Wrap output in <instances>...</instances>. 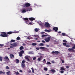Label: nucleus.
Instances as JSON below:
<instances>
[{"label": "nucleus", "instance_id": "f257e3e1", "mask_svg": "<svg viewBox=\"0 0 75 75\" xmlns=\"http://www.w3.org/2000/svg\"><path fill=\"white\" fill-rule=\"evenodd\" d=\"M13 32H8L7 33L6 32H2L1 33V34L0 35V37H8V34H9L10 35L11 34H13Z\"/></svg>", "mask_w": 75, "mask_h": 75}, {"label": "nucleus", "instance_id": "f03ea898", "mask_svg": "<svg viewBox=\"0 0 75 75\" xmlns=\"http://www.w3.org/2000/svg\"><path fill=\"white\" fill-rule=\"evenodd\" d=\"M42 50V51H48V49L46 47H36V49L37 50Z\"/></svg>", "mask_w": 75, "mask_h": 75}, {"label": "nucleus", "instance_id": "7ed1b4c3", "mask_svg": "<svg viewBox=\"0 0 75 75\" xmlns=\"http://www.w3.org/2000/svg\"><path fill=\"white\" fill-rule=\"evenodd\" d=\"M74 49H75V44L74 45V46L73 47L71 48L68 49V50L70 51V52H73L75 51Z\"/></svg>", "mask_w": 75, "mask_h": 75}, {"label": "nucleus", "instance_id": "20e7f679", "mask_svg": "<svg viewBox=\"0 0 75 75\" xmlns=\"http://www.w3.org/2000/svg\"><path fill=\"white\" fill-rule=\"evenodd\" d=\"M24 7H30V4L28 3H25V4H23Z\"/></svg>", "mask_w": 75, "mask_h": 75}, {"label": "nucleus", "instance_id": "39448f33", "mask_svg": "<svg viewBox=\"0 0 75 75\" xmlns=\"http://www.w3.org/2000/svg\"><path fill=\"white\" fill-rule=\"evenodd\" d=\"M63 45L66 47H68V48H69V47H71V45H70L67 44V42L63 43Z\"/></svg>", "mask_w": 75, "mask_h": 75}, {"label": "nucleus", "instance_id": "423d86ee", "mask_svg": "<svg viewBox=\"0 0 75 75\" xmlns=\"http://www.w3.org/2000/svg\"><path fill=\"white\" fill-rule=\"evenodd\" d=\"M50 40H51V37H48L47 38H46L45 40L46 42H49L50 41Z\"/></svg>", "mask_w": 75, "mask_h": 75}, {"label": "nucleus", "instance_id": "0eeeda50", "mask_svg": "<svg viewBox=\"0 0 75 75\" xmlns=\"http://www.w3.org/2000/svg\"><path fill=\"white\" fill-rule=\"evenodd\" d=\"M24 50H21V51H20L19 53V56L22 57V56H23V54H24Z\"/></svg>", "mask_w": 75, "mask_h": 75}, {"label": "nucleus", "instance_id": "6e6552de", "mask_svg": "<svg viewBox=\"0 0 75 75\" xmlns=\"http://www.w3.org/2000/svg\"><path fill=\"white\" fill-rule=\"evenodd\" d=\"M45 27H50V24L48 23V22H45Z\"/></svg>", "mask_w": 75, "mask_h": 75}, {"label": "nucleus", "instance_id": "1a4fd4ad", "mask_svg": "<svg viewBox=\"0 0 75 75\" xmlns=\"http://www.w3.org/2000/svg\"><path fill=\"white\" fill-rule=\"evenodd\" d=\"M28 11V9H26L24 8L22 10L21 13H26V11H27V12Z\"/></svg>", "mask_w": 75, "mask_h": 75}, {"label": "nucleus", "instance_id": "9d476101", "mask_svg": "<svg viewBox=\"0 0 75 75\" xmlns=\"http://www.w3.org/2000/svg\"><path fill=\"white\" fill-rule=\"evenodd\" d=\"M56 54V55H58L59 54V52L58 51H55V52L53 51L52 52L51 54Z\"/></svg>", "mask_w": 75, "mask_h": 75}, {"label": "nucleus", "instance_id": "9b49d317", "mask_svg": "<svg viewBox=\"0 0 75 75\" xmlns=\"http://www.w3.org/2000/svg\"><path fill=\"white\" fill-rule=\"evenodd\" d=\"M53 30H55V32H57L58 30V28L57 27H54L53 28Z\"/></svg>", "mask_w": 75, "mask_h": 75}, {"label": "nucleus", "instance_id": "f8f14e48", "mask_svg": "<svg viewBox=\"0 0 75 75\" xmlns=\"http://www.w3.org/2000/svg\"><path fill=\"white\" fill-rule=\"evenodd\" d=\"M42 56H40L38 59V60L39 62H40V61H41V59H42Z\"/></svg>", "mask_w": 75, "mask_h": 75}, {"label": "nucleus", "instance_id": "ddd939ff", "mask_svg": "<svg viewBox=\"0 0 75 75\" xmlns=\"http://www.w3.org/2000/svg\"><path fill=\"white\" fill-rule=\"evenodd\" d=\"M13 45L14 47H17V43H14L13 44H11V45Z\"/></svg>", "mask_w": 75, "mask_h": 75}, {"label": "nucleus", "instance_id": "4468645a", "mask_svg": "<svg viewBox=\"0 0 75 75\" xmlns=\"http://www.w3.org/2000/svg\"><path fill=\"white\" fill-rule=\"evenodd\" d=\"M10 57L11 59H12L13 58H14V55L12 54H10Z\"/></svg>", "mask_w": 75, "mask_h": 75}, {"label": "nucleus", "instance_id": "2eb2a0df", "mask_svg": "<svg viewBox=\"0 0 75 75\" xmlns=\"http://www.w3.org/2000/svg\"><path fill=\"white\" fill-rule=\"evenodd\" d=\"M38 24H39V25H41V26L42 27V26L44 25V23H42L41 22H38Z\"/></svg>", "mask_w": 75, "mask_h": 75}, {"label": "nucleus", "instance_id": "dca6fc26", "mask_svg": "<svg viewBox=\"0 0 75 75\" xmlns=\"http://www.w3.org/2000/svg\"><path fill=\"white\" fill-rule=\"evenodd\" d=\"M29 20L30 21H33V20H35V18L33 17L30 18H29Z\"/></svg>", "mask_w": 75, "mask_h": 75}, {"label": "nucleus", "instance_id": "f3484780", "mask_svg": "<svg viewBox=\"0 0 75 75\" xmlns=\"http://www.w3.org/2000/svg\"><path fill=\"white\" fill-rule=\"evenodd\" d=\"M24 20L25 21V22H28V21H29L28 20V18H24Z\"/></svg>", "mask_w": 75, "mask_h": 75}, {"label": "nucleus", "instance_id": "a211bd4d", "mask_svg": "<svg viewBox=\"0 0 75 75\" xmlns=\"http://www.w3.org/2000/svg\"><path fill=\"white\" fill-rule=\"evenodd\" d=\"M44 31H45V32H47V33H50V32H51V30L45 29V30Z\"/></svg>", "mask_w": 75, "mask_h": 75}, {"label": "nucleus", "instance_id": "6ab92c4d", "mask_svg": "<svg viewBox=\"0 0 75 75\" xmlns=\"http://www.w3.org/2000/svg\"><path fill=\"white\" fill-rule=\"evenodd\" d=\"M4 59L5 60H6V59L9 60V59H8V57L7 56H6L4 58Z\"/></svg>", "mask_w": 75, "mask_h": 75}, {"label": "nucleus", "instance_id": "aec40b11", "mask_svg": "<svg viewBox=\"0 0 75 75\" xmlns=\"http://www.w3.org/2000/svg\"><path fill=\"white\" fill-rule=\"evenodd\" d=\"M22 67L24 68L25 66V64H21Z\"/></svg>", "mask_w": 75, "mask_h": 75}, {"label": "nucleus", "instance_id": "412c9836", "mask_svg": "<svg viewBox=\"0 0 75 75\" xmlns=\"http://www.w3.org/2000/svg\"><path fill=\"white\" fill-rule=\"evenodd\" d=\"M19 49L20 50H22L24 49V47L23 46H21L20 47Z\"/></svg>", "mask_w": 75, "mask_h": 75}, {"label": "nucleus", "instance_id": "4be33fe9", "mask_svg": "<svg viewBox=\"0 0 75 75\" xmlns=\"http://www.w3.org/2000/svg\"><path fill=\"white\" fill-rule=\"evenodd\" d=\"M25 59H27V61H28L30 62V59H29V58H28V57H25Z\"/></svg>", "mask_w": 75, "mask_h": 75}, {"label": "nucleus", "instance_id": "5701e85b", "mask_svg": "<svg viewBox=\"0 0 75 75\" xmlns=\"http://www.w3.org/2000/svg\"><path fill=\"white\" fill-rule=\"evenodd\" d=\"M60 68V70H63V71H65V69H64L63 67H61Z\"/></svg>", "mask_w": 75, "mask_h": 75}, {"label": "nucleus", "instance_id": "b1692460", "mask_svg": "<svg viewBox=\"0 0 75 75\" xmlns=\"http://www.w3.org/2000/svg\"><path fill=\"white\" fill-rule=\"evenodd\" d=\"M52 72L54 73V72H55V70L54 69H52L50 70Z\"/></svg>", "mask_w": 75, "mask_h": 75}, {"label": "nucleus", "instance_id": "393cba45", "mask_svg": "<svg viewBox=\"0 0 75 75\" xmlns=\"http://www.w3.org/2000/svg\"><path fill=\"white\" fill-rule=\"evenodd\" d=\"M16 64H18V63H19V62H20V61H19V60H18V59H16Z\"/></svg>", "mask_w": 75, "mask_h": 75}, {"label": "nucleus", "instance_id": "a878e982", "mask_svg": "<svg viewBox=\"0 0 75 75\" xmlns=\"http://www.w3.org/2000/svg\"><path fill=\"white\" fill-rule=\"evenodd\" d=\"M15 41H16V40H11L10 41V42H15Z\"/></svg>", "mask_w": 75, "mask_h": 75}, {"label": "nucleus", "instance_id": "bb28decb", "mask_svg": "<svg viewBox=\"0 0 75 75\" xmlns=\"http://www.w3.org/2000/svg\"><path fill=\"white\" fill-rule=\"evenodd\" d=\"M0 61H3V57L0 56Z\"/></svg>", "mask_w": 75, "mask_h": 75}, {"label": "nucleus", "instance_id": "cd10ccee", "mask_svg": "<svg viewBox=\"0 0 75 75\" xmlns=\"http://www.w3.org/2000/svg\"><path fill=\"white\" fill-rule=\"evenodd\" d=\"M32 45H33V46H35V45H37V43H33L32 44Z\"/></svg>", "mask_w": 75, "mask_h": 75}, {"label": "nucleus", "instance_id": "c85d7f7f", "mask_svg": "<svg viewBox=\"0 0 75 75\" xmlns=\"http://www.w3.org/2000/svg\"><path fill=\"white\" fill-rule=\"evenodd\" d=\"M39 45H40V46H44V44L43 43H40L39 44Z\"/></svg>", "mask_w": 75, "mask_h": 75}, {"label": "nucleus", "instance_id": "c756f323", "mask_svg": "<svg viewBox=\"0 0 75 75\" xmlns=\"http://www.w3.org/2000/svg\"><path fill=\"white\" fill-rule=\"evenodd\" d=\"M46 64L47 65H51V63L50 62H48Z\"/></svg>", "mask_w": 75, "mask_h": 75}, {"label": "nucleus", "instance_id": "7c9ffc66", "mask_svg": "<svg viewBox=\"0 0 75 75\" xmlns=\"http://www.w3.org/2000/svg\"><path fill=\"white\" fill-rule=\"evenodd\" d=\"M25 59H23L22 62V64H24V63H25Z\"/></svg>", "mask_w": 75, "mask_h": 75}, {"label": "nucleus", "instance_id": "2f4dec72", "mask_svg": "<svg viewBox=\"0 0 75 75\" xmlns=\"http://www.w3.org/2000/svg\"><path fill=\"white\" fill-rule=\"evenodd\" d=\"M47 35H42V37H47Z\"/></svg>", "mask_w": 75, "mask_h": 75}, {"label": "nucleus", "instance_id": "473e14b6", "mask_svg": "<svg viewBox=\"0 0 75 75\" xmlns=\"http://www.w3.org/2000/svg\"><path fill=\"white\" fill-rule=\"evenodd\" d=\"M35 32H38V30L37 28H36L35 29Z\"/></svg>", "mask_w": 75, "mask_h": 75}, {"label": "nucleus", "instance_id": "72a5a7b5", "mask_svg": "<svg viewBox=\"0 0 75 75\" xmlns=\"http://www.w3.org/2000/svg\"><path fill=\"white\" fill-rule=\"evenodd\" d=\"M20 39V38L19 37H17L16 38L17 40H18V41H19Z\"/></svg>", "mask_w": 75, "mask_h": 75}, {"label": "nucleus", "instance_id": "f704fd0d", "mask_svg": "<svg viewBox=\"0 0 75 75\" xmlns=\"http://www.w3.org/2000/svg\"><path fill=\"white\" fill-rule=\"evenodd\" d=\"M14 47L13 45H12L10 47V48H14Z\"/></svg>", "mask_w": 75, "mask_h": 75}, {"label": "nucleus", "instance_id": "c9c22d12", "mask_svg": "<svg viewBox=\"0 0 75 75\" xmlns=\"http://www.w3.org/2000/svg\"><path fill=\"white\" fill-rule=\"evenodd\" d=\"M32 10H33V9H32V8H30L28 9V11H32Z\"/></svg>", "mask_w": 75, "mask_h": 75}, {"label": "nucleus", "instance_id": "e433bc0d", "mask_svg": "<svg viewBox=\"0 0 75 75\" xmlns=\"http://www.w3.org/2000/svg\"><path fill=\"white\" fill-rule=\"evenodd\" d=\"M15 74H16V75H18L19 74V73L18 71H16L15 72Z\"/></svg>", "mask_w": 75, "mask_h": 75}, {"label": "nucleus", "instance_id": "4c0bfd02", "mask_svg": "<svg viewBox=\"0 0 75 75\" xmlns=\"http://www.w3.org/2000/svg\"><path fill=\"white\" fill-rule=\"evenodd\" d=\"M10 71H9L8 72H6V74H7V75H10Z\"/></svg>", "mask_w": 75, "mask_h": 75}, {"label": "nucleus", "instance_id": "58836bf2", "mask_svg": "<svg viewBox=\"0 0 75 75\" xmlns=\"http://www.w3.org/2000/svg\"><path fill=\"white\" fill-rule=\"evenodd\" d=\"M43 63L44 64H45L46 63V60H45V59H43Z\"/></svg>", "mask_w": 75, "mask_h": 75}, {"label": "nucleus", "instance_id": "ea45409f", "mask_svg": "<svg viewBox=\"0 0 75 75\" xmlns=\"http://www.w3.org/2000/svg\"><path fill=\"white\" fill-rule=\"evenodd\" d=\"M44 70L45 71H47V70H48V69L47 68H44Z\"/></svg>", "mask_w": 75, "mask_h": 75}, {"label": "nucleus", "instance_id": "a19ab883", "mask_svg": "<svg viewBox=\"0 0 75 75\" xmlns=\"http://www.w3.org/2000/svg\"><path fill=\"white\" fill-rule=\"evenodd\" d=\"M6 68L7 69H10V67H8V66H7L6 67Z\"/></svg>", "mask_w": 75, "mask_h": 75}, {"label": "nucleus", "instance_id": "79ce46f5", "mask_svg": "<svg viewBox=\"0 0 75 75\" xmlns=\"http://www.w3.org/2000/svg\"><path fill=\"white\" fill-rule=\"evenodd\" d=\"M62 34L63 36H65V33H62Z\"/></svg>", "mask_w": 75, "mask_h": 75}, {"label": "nucleus", "instance_id": "37998d69", "mask_svg": "<svg viewBox=\"0 0 75 75\" xmlns=\"http://www.w3.org/2000/svg\"><path fill=\"white\" fill-rule=\"evenodd\" d=\"M69 57H70V58H71L72 57V54H69Z\"/></svg>", "mask_w": 75, "mask_h": 75}, {"label": "nucleus", "instance_id": "c03bdc74", "mask_svg": "<svg viewBox=\"0 0 75 75\" xmlns=\"http://www.w3.org/2000/svg\"><path fill=\"white\" fill-rule=\"evenodd\" d=\"M29 54H33V53L31 52H29Z\"/></svg>", "mask_w": 75, "mask_h": 75}, {"label": "nucleus", "instance_id": "a18cd8bd", "mask_svg": "<svg viewBox=\"0 0 75 75\" xmlns=\"http://www.w3.org/2000/svg\"><path fill=\"white\" fill-rule=\"evenodd\" d=\"M37 59V57H33V60H35V59Z\"/></svg>", "mask_w": 75, "mask_h": 75}, {"label": "nucleus", "instance_id": "49530a36", "mask_svg": "<svg viewBox=\"0 0 75 75\" xmlns=\"http://www.w3.org/2000/svg\"><path fill=\"white\" fill-rule=\"evenodd\" d=\"M61 59L62 63H64V60H62V59Z\"/></svg>", "mask_w": 75, "mask_h": 75}, {"label": "nucleus", "instance_id": "de8ad7c7", "mask_svg": "<svg viewBox=\"0 0 75 75\" xmlns=\"http://www.w3.org/2000/svg\"><path fill=\"white\" fill-rule=\"evenodd\" d=\"M60 73H61V74H63V73H64V71L63 70H62L60 71Z\"/></svg>", "mask_w": 75, "mask_h": 75}, {"label": "nucleus", "instance_id": "09e8293b", "mask_svg": "<svg viewBox=\"0 0 75 75\" xmlns=\"http://www.w3.org/2000/svg\"><path fill=\"white\" fill-rule=\"evenodd\" d=\"M27 23V24H28V25H29V24H30V25H32V23Z\"/></svg>", "mask_w": 75, "mask_h": 75}, {"label": "nucleus", "instance_id": "8fccbe9b", "mask_svg": "<svg viewBox=\"0 0 75 75\" xmlns=\"http://www.w3.org/2000/svg\"><path fill=\"white\" fill-rule=\"evenodd\" d=\"M69 68V66H66V68L67 69H68V68Z\"/></svg>", "mask_w": 75, "mask_h": 75}, {"label": "nucleus", "instance_id": "3c124183", "mask_svg": "<svg viewBox=\"0 0 75 75\" xmlns=\"http://www.w3.org/2000/svg\"><path fill=\"white\" fill-rule=\"evenodd\" d=\"M4 45L3 44H0V47H3Z\"/></svg>", "mask_w": 75, "mask_h": 75}, {"label": "nucleus", "instance_id": "603ef678", "mask_svg": "<svg viewBox=\"0 0 75 75\" xmlns=\"http://www.w3.org/2000/svg\"><path fill=\"white\" fill-rule=\"evenodd\" d=\"M63 42H67V41L65 40H63Z\"/></svg>", "mask_w": 75, "mask_h": 75}, {"label": "nucleus", "instance_id": "864d4df0", "mask_svg": "<svg viewBox=\"0 0 75 75\" xmlns=\"http://www.w3.org/2000/svg\"><path fill=\"white\" fill-rule=\"evenodd\" d=\"M3 74V71H0V74Z\"/></svg>", "mask_w": 75, "mask_h": 75}, {"label": "nucleus", "instance_id": "5fc2aeb1", "mask_svg": "<svg viewBox=\"0 0 75 75\" xmlns=\"http://www.w3.org/2000/svg\"><path fill=\"white\" fill-rule=\"evenodd\" d=\"M28 73H31V70H29V71H28Z\"/></svg>", "mask_w": 75, "mask_h": 75}, {"label": "nucleus", "instance_id": "6e6d98bb", "mask_svg": "<svg viewBox=\"0 0 75 75\" xmlns=\"http://www.w3.org/2000/svg\"><path fill=\"white\" fill-rule=\"evenodd\" d=\"M42 42H43V43H45V42L44 40H42Z\"/></svg>", "mask_w": 75, "mask_h": 75}, {"label": "nucleus", "instance_id": "4d7b16f0", "mask_svg": "<svg viewBox=\"0 0 75 75\" xmlns=\"http://www.w3.org/2000/svg\"><path fill=\"white\" fill-rule=\"evenodd\" d=\"M33 37H37V35H33Z\"/></svg>", "mask_w": 75, "mask_h": 75}, {"label": "nucleus", "instance_id": "13d9d810", "mask_svg": "<svg viewBox=\"0 0 75 75\" xmlns=\"http://www.w3.org/2000/svg\"><path fill=\"white\" fill-rule=\"evenodd\" d=\"M58 34H61V31H59L58 32Z\"/></svg>", "mask_w": 75, "mask_h": 75}, {"label": "nucleus", "instance_id": "bf43d9fd", "mask_svg": "<svg viewBox=\"0 0 75 75\" xmlns=\"http://www.w3.org/2000/svg\"><path fill=\"white\" fill-rule=\"evenodd\" d=\"M32 72L33 73H34V70H32Z\"/></svg>", "mask_w": 75, "mask_h": 75}, {"label": "nucleus", "instance_id": "052dcab7", "mask_svg": "<svg viewBox=\"0 0 75 75\" xmlns=\"http://www.w3.org/2000/svg\"><path fill=\"white\" fill-rule=\"evenodd\" d=\"M44 34V32H41V34Z\"/></svg>", "mask_w": 75, "mask_h": 75}, {"label": "nucleus", "instance_id": "680f3d73", "mask_svg": "<svg viewBox=\"0 0 75 75\" xmlns=\"http://www.w3.org/2000/svg\"><path fill=\"white\" fill-rule=\"evenodd\" d=\"M27 39H28V40H30V38H29V37H28L27 38Z\"/></svg>", "mask_w": 75, "mask_h": 75}, {"label": "nucleus", "instance_id": "e2e57ef3", "mask_svg": "<svg viewBox=\"0 0 75 75\" xmlns=\"http://www.w3.org/2000/svg\"><path fill=\"white\" fill-rule=\"evenodd\" d=\"M36 37L37 38H40V37L38 35H37V37Z\"/></svg>", "mask_w": 75, "mask_h": 75}, {"label": "nucleus", "instance_id": "0e129e2a", "mask_svg": "<svg viewBox=\"0 0 75 75\" xmlns=\"http://www.w3.org/2000/svg\"><path fill=\"white\" fill-rule=\"evenodd\" d=\"M19 72H22V70H20L19 71Z\"/></svg>", "mask_w": 75, "mask_h": 75}, {"label": "nucleus", "instance_id": "69168bd1", "mask_svg": "<svg viewBox=\"0 0 75 75\" xmlns=\"http://www.w3.org/2000/svg\"><path fill=\"white\" fill-rule=\"evenodd\" d=\"M6 72H2V74H5Z\"/></svg>", "mask_w": 75, "mask_h": 75}, {"label": "nucleus", "instance_id": "338daca9", "mask_svg": "<svg viewBox=\"0 0 75 75\" xmlns=\"http://www.w3.org/2000/svg\"><path fill=\"white\" fill-rule=\"evenodd\" d=\"M52 63H54V61H52Z\"/></svg>", "mask_w": 75, "mask_h": 75}, {"label": "nucleus", "instance_id": "774afa93", "mask_svg": "<svg viewBox=\"0 0 75 75\" xmlns=\"http://www.w3.org/2000/svg\"><path fill=\"white\" fill-rule=\"evenodd\" d=\"M37 42H40V41L39 40V41H37Z\"/></svg>", "mask_w": 75, "mask_h": 75}]
</instances>
